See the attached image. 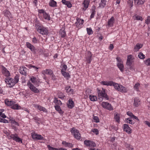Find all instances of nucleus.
Masks as SVG:
<instances>
[{
    "instance_id": "nucleus-1",
    "label": "nucleus",
    "mask_w": 150,
    "mask_h": 150,
    "mask_svg": "<svg viewBox=\"0 0 150 150\" xmlns=\"http://www.w3.org/2000/svg\"><path fill=\"white\" fill-rule=\"evenodd\" d=\"M19 77V74H17L15 76L14 79L7 77L6 78L5 81L8 84V86L11 87L18 82Z\"/></svg>"
},
{
    "instance_id": "nucleus-2",
    "label": "nucleus",
    "mask_w": 150,
    "mask_h": 150,
    "mask_svg": "<svg viewBox=\"0 0 150 150\" xmlns=\"http://www.w3.org/2000/svg\"><path fill=\"white\" fill-rule=\"evenodd\" d=\"M4 133L6 134L9 139H12L16 142L22 143V139L20 138L18 136L17 134H10L9 132L6 131H4Z\"/></svg>"
},
{
    "instance_id": "nucleus-3",
    "label": "nucleus",
    "mask_w": 150,
    "mask_h": 150,
    "mask_svg": "<svg viewBox=\"0 0 150 150\" xmlns=\"http://www.w3.org/2000/svg\"><path fill=\"white\" fill-rule=\"evenodd\" d=\"M113 86L115 88L119 91L122 93H125L127 92V89L126 88L123 86L122 85L114 82L112 81V86Z\"/></svg>"
},
{
    "instance_id": "nucleus-4",
    "label": "nucleus",
    "mask_w": 150,
    "mask_h": 150,
    "mask_svg": "<svg viewBox=\"0 0 150 150\" xmlns=\"http://www.w3.org/2000/svg\"><path fill=\"white\" fill-rule=\"evenodd\" d=\"M35 27L37 31L42 35H45L48 33V30L42 25L37 24L35 25Z\"/></svg>"
},
{
    "instance_id": "nucleus-5",
    "label": "nucleus",
    "mask_w": 150,
    "mask_h": 150,
    "mask_svg": "<svg viewBox=\"0 0 150 150\" xmlns=\"http://www.w3.org/2000/svg\"><path fill=\"white\" fill-rule=\"evenodd\" d=\"M98 90V96L100 97H101L105 98L107 100H108L109 98L107 94L105 93V90L103 88H102V90L101 91Z\"/></svg>"
},
{
    "instance_id": "nucleus-6",
    "label": "nucleus",
    "mask_w": 150,
    "mask_h": 150,
    "mask_svg": "<svg viewBox=\"0 0 150 150\" xmlns=\"http://www.w3.org/2000/svg\"><path fill=\"white\" fill-rule=\"evenodd\" d=\"M134 58L132 55L130 54L127 56L126 65L127 66L130 67L134 62Z\"/></svg>"
},
{
    "instance_id": "nucleus-7",
    "label": "nucleus",
    "mask_w": 150,
    "mask_h": 150,
    "mask_svg": "<svg viewBox=\"0 0 150 150\" xmlns=\"http://www.w3.org/2000/svg\"><path fill=\"white\" fill-rule=\"evenodd\" d=\"M71 132L74 137L77 139H80L81 138V136L79 131L76 129H72Z\"/></svg>"
},
{
    "instance_id": "nucleus-8",
    "label": "nucleus",
    "mask_w": 150,
    "mask_h": 150,
    "mask_svg": "<svg viewBox=\"0 0 150 150\" xmlns=\"http://www.w3.org/2000/svg\"><path fill=\"white\" fill-rule=\"evenodd\" d=\"M26 46L33 53L36 54L37 52V50L35 47L28 42H26Z\"/></svg>"
},
{
    "instance_id": "nucleus-9",
    "label": "nucleus",
    "mask_w": 150,
    "mask_h": 150,
    "mask_svg": "<svg viewBox=\"0 0 150 150\" xmlns=\"http://www.w3.org/2000/svg\"><path fill=\"white\" fill-rule=\"evenodd\" d=\"M27 84L30 89L33 92L36 93L39 92V90L35 87L29 81L28 82Z\"/></svg>"
},
{
    "instance_id": "nucleus-10",
    "label": "nucleus",
    "mask_w": 150,
    "mask_h": 150,
    "mask_svg": "<svg viewBox=\"0 0 150 150\" xmlns=\"http://www.w3.org/2000/svg\"><path fill=\"white\" fill-rule=\"evenodd\" d=\"M84 143L85 145L90 147H94L96 146L95 142L92 141L86 140L84 141Z\"/></svg>"
},
{
    "instance_id": "nucleus-11",
    "label": "nucleus",
    "mask_w": 150,
    "mask_h": 150,
    "mask_svg": "<svg viewBox=\"0 0 150 150\" xmlns=\"http://www.w3.org/2000/svg\"><path fill=\"white\" fill-rule=\"evenodd\" d=\"M76 20L77 21L75 23L76 26L77 28H81L82 27L83 23L84 22V20H81L79 18H77Z\"/></svg>"
},
{
    "instance_id": "nucleus-12",
    "label": "nucleus",
    "mask_w": 150,
    "mask_h": 150,
    "mask_svg": "<svg viewBox=\"0 0 150 150\" xmlns=\"http://www.w3.org/2000/svg\"><path fill=\"white\" fill-rule=\"evenodd\" d=\"M27 70L28 69L26 67L24 66H23L20 67L19 71L21 74L25 76H26Z\"/></svg>"
},
{
    "instance_id": "nucleus-13",
    "label": "nucleus",
    "mask_w": 150,
    "mask_h": 150,
    "mask_svg": "<svg viewBox=\"0 0 150 150\" xmlns=\"http://www.w3.org/2000/svg\"><path fill=\"white\" fill-rule=\"evenodd\" d=\"M31 136L34 139L42 140L44 139V138L41 135L35 133L32 134Z\"/></svg>"
},
{
    "instance_id": "nucleus-14",
    "label": "nucleus",
    "mask_w": 150,
    "mask_h": 150,
    "mask_svg": "<svg viewBox=\"0 0 150 150\" xmlns=\"http://www.w3.org/2000/svg\"><path fill=\"white\" fill-rule=\"evenodd\" d=\"M2 72L3 74L6 76L8 77L10 76L9 71L3 66L2 67Z\"/></svg>"
},
{
    "instance_id": "nucleus-15",
    "label": "nucleus",
    "mask_w": 150,
    "mask_h": 150,
    "mask_svg": "<svg viewBox=\"0 0 150 150\" xmlns=\"http://www.w3.org/2000/svg\"><path fill=\"white\" fill-rule=\"evenodd\" d=\"M92 55L90 51H88L86 56V61L88 63L90 64L91 63L92 60Z\"/></svg>"
},
{
    "instance_id": "nucleus-16",
    "label": "nucleus",
    "mask_w": 150,
    "mask_h": 150,
    "mask_svg": "<svg viewBox=\"0 0 150 150\" xmlns=\"http://www.w3.org/2000/svg\"><path fill=\"white\" fill-rule=\"evenodd\" d=\"M90 2V0H84L82 4L83 5V8L82 10L84 11H85L88 7Z\"/></svg>"
},
{
    "instance_id": "nucleus-17",
    "label": "nucleus",
    "mask_w": 150,
    "mask_h": 150,
    "mask_svg": "<svg viewBox=\"0 0 150 150\" xmlns=\"http://www.w3.org/2000/svg\"><path fill=\"white\" fill-rule=\"evenodd\" d=\"M123 129L128 134H130L132 132L131 129L127 124H124Z\"/></svg>"
},
{
    "instance_id": "nucleus-18",
    "label": "nucleus",
    "mask_w": 150,
    "mask_h": 150,
    "mask_svg": "<svg viewBox=\"0 0 150 150\" xmlns=\"http://www.w3.org/2000/svg\"><path fill=\"white\" fill-rule=\"evenodd\" d=\"M140 100L138 97H136L134 98L133 105L135 107H137L140 105Z\"/></svg>"
},
{
    "instance_id": "nucleus-19",
    "label": "nucleus",
    "mask_w": 150,
    "mask_h": 150,
    "mask_svg": "<svg viewBox=\"0 0 150 150\" xmlns=\"http://www.w3.org/2000/svg\"><path fill=\"white\" fill-rule=\"evenodd\" d=\"M42 73L44 74H48L50 75L53 74L52 70L50 69H46L42 71Z\"/></svg>"
},
{
    "instance_id": "nucleus-20",
    "label": "nucleus",
    "mask_w": 150,
    "mask_h": 150,
    "mask_svg": "<svg viewBox=\"0 0 150 150\" xmlns=\"http://www.w3.org/2000/svg\"><path fill=\"white\" fill-rule=\"evenodd\" d=\"M5 104L8 106H12L13 104L15 103V102L12 100H9L8 99L5 100Z\"/></svg>"
},
{
    "instance_id": "nucleus-21",
    "label": "nucleus",
    "mask_w": 150,
    "mask_h": 150,
    "mask_svg": "<svg viewBox=\"0 0 150 150\" xmlns=\"http://www.w3.org/2000/svg\"><path fill=\"white\" fill-rule=\"evenodd\" d=\"M34 107L40 111H42L46 112H47V110L45 108L42 107L39 105H34Z\"/></svg>"
},
{
    "instance_id": "nucleus-22",
    "label": "nucleus",
    "mask_w": 150,
    "mask_h": 150,
    "mask_svg": "<svg viewBox=\"0 0 150 150\" xmlns=\"http://www.w3.org/2000/svg\"><path fill=\"white\" fill-rule=\"evenodd\" d=\"M115 22V19L113 16L111 17V18L109 20L108 22V25L109 27H112L113 25Z\"/></svg>"
},
{
    "instance_id": "nucleus-23",
    "label": "nucleus",
    "mask_w": 150,
    "mask_h": 150,
    "mask_svg": "<svg viewBox=\"0 0 150 150\" xmlns=\"http://www.w3.org/2000/svg\"><path fill=\"white\" fill-rule=\"evenodd\" d=\"M112 81H102L100 83L103 85L112 86Z\"/></svg>"
},
{
    "instance_id": "nucleus-24",
    "label": "nucleus",
    "mask_w": 150,
    "mask_h": 150,
    "mask_svg": "<svg viewBox=\"0 0 150 150\" xmlns=\"http://www.w3.org/2000/svg\"><path fill=\"white\" fill-rule=\"evenodd\" d=\"M134 4L139 6L143 4L144 2V0H134Z\"/></svg>"
},
{
    "instance_id": "nucleus-25",
    "label": "nucleus",
    "mask_w": 150,
    "mask_h": 150,
    "mask_svg": "<svg viewBox=\"0 0 150 150\" xmlns=\"http://www.w3.org/2000/svg\"><path fill=\"white\" fill-rule=\"evenodd\" d=\"M68 107L70 109L74 107V102L72 100L69 99L67 104Z\"/></svg>"
},
{
    "instance_id": "nucleus-26",
    "label": "nucleus",
    "mask_w": 150,
    "mask_h": 150,
    "mask_svg": "<svg viewBox=\"0 0 150 150\" xmlns=\"http://www.w3.org/2000/svg\"><path fill=\"white\" fill-rule=\"evenodd\" d=\"M62 2L63 4L67 5L69 8L72 7V5L70 1H67L65 0H62Z\"/></svg>"
},
{
    "instance_id": "nucleus-27",
    "label": "nucleus",
    "mask_w": 150,
    "mask_h": 150,
    "mask_svg": "<svg viewBox=\"0 0 150 150\" xmlns=\"http://www.w3.org/2000/svg\"><path fill=\"white\" fill-rule=\"evenodd\" d=\"M114 118L116 122L119 123L120 121V116L118 113H117L114 115Z\"/></svg>"
},
{
    "instance_id": "nucleus-28",
    "label": "nucleus",
    "mask_w": 150,
    "mask_h": 150,
    "mask_svg": "<svg viewBox=\"0 0 150 150\" xmlns=\"http://www.w3.org/2000/svg\"><path fill=\"white\" fill-rule=\"evenodd\" d=\"M117 66L121 71L122 72L124 71V67L123 64V62L118 63Z\"/></svg>"
},
{
    "instance_id": "nucleus-29",
    "label": "nucleus",
    "mask_w": 150,
    "mask_h": 150,
    "mask_svg": "<svg viewBox=\"0 0 150 150\" xmlns=\"http://www.w3.org/2000/svg\"><path fill=\"white\" fill-rule=\"evenodd\" d=\"M95 9H96V6H93L92 8L91 9V18H93L95 14Z\"/></svg>"
},
{
    "instance_id": "nucleus-30",
    "label": "nucleus",
    "mask_w": 150,
    "mask_h": 150,
    "mask_svg": "<svg viewBox=\"0 0 150 150\" xmlns=\"http://www.w3.org/2000/svg\"><path fill=\"white\" fill-rule=\"evenodd\" d=\"M106 0H101L99 7L101 8H104L106 4Z\"/></svg>"
},
{
    "instance_id": "nucleus-31",
    "label": "nucleus",
    "mask_w": 150,
    "mask_h": 150,
    "mask_svg": "<svg viewBox=\"0 0 150 150\" xmlns=\"http://www.w3.org/2000/svg\"><path fill=\"white\" fill-rule=\"evenodd\" d=\"M62 144L64 145L65 147H69L72 148L73 146V145L72 144L70 143L64 141L62 142Z\"/></svg>"
},
{
    "instance_id": "nucleus-32",
    "label": "nucleus",
    "mask_w": 150,
    "mask_h": 150,
    "mask_svg": "<svg viewBox=\"0 0 150 150\" xmlns=\"http://www.w3.org/2000/svg\"><path fill=\"white\" fill-rule=\"evenodd\" d=\"M61 73L63 76L67 79H68L69 78H70V75L68 72H66V71H64L61 72Z\"/></svg>"
},
{
    "instance_id": "nucleus-33",
    "label": "nucleus",
    "mask_w": 150,
    "mask_h": 150,
    "mask_svg": "<svg viewBox=\"0 0 150 150\" xmlns=\"http://www.w3.org/2000/svg\"><path fill=\"white\" fill-rule=\"evenodd\" d=\"M3 13L4 14V15L8 17H11V14L10 12L8 10H4L3 11Z\"/></svg>"
},
{
    "instance_id": "nucleus-34",
    "label": "nucleus",
    "mask_w": 150,
    "mask_h": 150,
    "mask_svg": "<svg viewBox=\"0 0 150 150\" xmlns=\"http://www.w3.org/2000/svg\"><path fill=\"white\" fill-rule=\"evenodd\" d=\"M55 108L56 110L58 111L59 113L61 114H63V112L62 111V110L59 105H57L55 106Z\"/></svg>"
},
{
    "instance_id": "nucleus-35",
    "label": "nucleus",
    "mask_w": 150,
    "mask_h": 150,
    "mask_svg": "<svg viewBox=\"0 0 150 150\" xmlns=\"http://www.w3.org/2000/svg\"><path fill=\"white\" fill-rule=\"evenodd\" d=\"M142 45L141 44H139V43L137 44L134 47V49L135 50V51H138L142 47Z\"/></svg>"
},
{
    "instance_id": "nucleus-36",
    "label": "nucleus",
    "mask_w": 150,
    "mask_h": 150,
    "mask_svg": "<svg viewBox=\"0 0 150 150\" xmlns=\"http://www.w3.org/2000/svg\"><path fill=\"white\" fill-rule=\"evenodd\" d=\"M90 100L93 101H96L97 98V97L95 96H93L92 95H89V97Z\"/></svg>"
},
{
    "instance_id": "nucleus-37",
    "label": "nucleus",
    "mask_w": 150,
    "mask_h": 150,
    "mask_svg": "<svg viewBox=\"0 0 150 150\" xmlns=\"http://www.w3.org/2000/svg\"><path fill=\"white\" fill-rule=\"evenodd\" d=\"M43 18L45 19L46 20L48 21H49L50 20V16L48 14H47L46 12H45L43 14Z\"/></svg>"
},
{
    "instance_id": "nucleus-38",
    "label": "nucleus",
    "mask_w": 150,
    "mask_h": 150,
    "mask_svg": "<svg viewBox=\"0 0 150 150\" xmlns=\"http://www.w3.org/2000/svg\"><path fill=\"white\" fill-rule=\"evenodd\" d=\"M21 107L18 104H13L11 106V108L13 109H20Z\"/></svg>"
},
{
    "instance_id": "nucleus-39",
    "label": "nucleus",
    "mask_w": 150,
    "mask_h": 150,
    "mask_svg": "<svg viewBox=\"0 0 150 150\" xmlns=\"http://www.w3.org/2000/svg\"><path fill=\"white\" fill-rule=\"evenodd\" d=\"M59 34L62 38H64L66 35V32L64 30L61 29L59 31Z\"/></svg>"
},
{
    "instance_id": "nucleus-40",
    "label": "nucleus",
    "mask_w": 150,
    "mask_h": 150,
    "mask_svg": "<svg viewBox=\"0 0 150 150\" xmlns=\"http://www.w3.org/2000/svg\"><path fill=\"white\" fill-rule=\"evenodd\" d=\"M49 5L52 7H55L56 6L57 3L54 0H51L50 2Z\"/></svg>"
},
{
    "instance_id": "nucleus-41",
    "label": "nucleus",
    "mask_w": 150,
    "mask_h": 150,
    "mask_svg": "<svg viewBox=\"0 0 150 150\" xmlns=\"http://www.w3.org/2000/svg\"><path fill=\"white\" fill-rule=\"evenodd\" d=\"M140 86V84L138 83H137L135 84L134 87V90H135L137 91H139V88Z\"/></svg>"
},
{
    "instance_id": "nucleus-42",
    "label": "nucleus",
    "mask_w": 150,
    "mask_h": 150,
    "mask_svg": "<svg viewBox=\"0 0 150 150\" xmlns=\"http://www.w3.org/2000/svg\"><path fill=\"white\" fill-rule=\"evenodd\" d=\"M54 103L57 104L58 105H61L62 104L61 101L60 100H58L56 98H54Z\"/></svg>"
},
{
    "instance_id": "nucleus-43",
    "label": "nucleus",
    "mask_w": 150,
    "mask_h": 150,
    "mask_svg": "<svg viewBox=\"0 0 150 150\" xmlns=\"http://www.w3.org/2000/svg\"><path fill=\"white\" fill-rule=\"evenodd\" d=\"M133 18L134 20H140L141 21L143 20V18L142 17L136 15L133 16Z\"/></svg>"
},
{
    "instance_id": "nucleus-44",
    "label": "nucleus",
    "mask_w": 150,
    "mask_h": 150,
    "mask_svg": "<svg viewBox=\"0 0 150 150\" xmlns=\"http://www.w3.org/2000/svg\"><path fill=\"white\" fill-rule=\"evenodd\" d=\"M4 111V109H0V116L3 118H5L6 117V116L5 114L3 113Z\"/></svg>"
},
{
    "instance_id": "nucleus-45",
    "label": "nucleus",
    "mask_w": 150,
    "mask_h": 150,
    "mask_svg": "<svg viewBox=\"0 0 150 150\" xmlns=\"http://www.w3.org/2000/svg\"><path fill=\"white\" fill-rule=\"evenodd\" d=\"M70 88V86H67L65 88V89L67 92L69 93H72L73 91V89Z\"/></svg>"
},
{
    "instance_id": "nucleus-46",
    "label": "nucleus",
    "mask_w": 150,
    "mask_h": 150,
    "mask_svg": "<svg viewBox=\"0 0 150 150\" xmlns=\"http://www.w3.org/2000/svg\"><path fill=\"white\" fill-rule=\"evenodd\" d=\"M107 106L106 109L109 110H113V108L111 106V105L109 103H108V104Z\"/></svg>"
},
{
    "instance_id": "nucleus-47",
    "label": "nucleus",
    "mask_w": 150,
    "mask_h": 150,
    "mask_svg": "<svg viewBox=\"0 0 150 150\" xmlns=\"http://www.w3.org/2000/svg\"><path fill=\"white\" fill-rule=\"evenodd\" d=\"M138 57L140 59H143L145 58V55L143 53L140 52L138 55Z\"/></svg>"
},
{
    "instance_id": "nucleus-48",
    "label": "nucleus",
    "mask_w": 150,
    "mask_h": 150,
    "mask_svg": "<svg viewBox=\"0 0 150 150\" xmlns=\"http://www.w3.org/2000/svg\"><path fill=\"white\" fill-rule=\"evenodd\" d=\"M86 30L87 33L89 35H90L93 33V31L91 28H87Z\"/></svg>"
},
{
    "instance_id": "nucleus-49",
    "label": "nucleus",
    "mask_w": 150,
    "mask_h": 150,
    "mask_svg": "<svg viewBox=\"0 0 150 150\" xmlns=\"http://www.w3.org/2000/svg\"><path fill=\"white\" fill-rule=\"evenodd\" d=\"M145 64L147 66H150V58H148L144 61Z\"/></svg>"
},
{
    "instance_id": "nucleus-50",
    "label": "nucleus",
    "mask_w": 150,
    "mask_h": 150,
    "mask_svg": "<svg viewBox=\"0 0 150 150\" xmlns=\"http://www.w3.org/2000/svg\"><path fill=\"white\" fill-rule=\"evenodd\" d=\"M126 121H127V123H129L130 124H134V122H132V120H131V117H129L127 118L126 119Z\"/></svg>"
},
{
    "instance_id": "nucleus-51",
    "label": "nucleus",
    "mask_w": 150,
    "mask_h": 150,
    "mask_svg": "<svg viewBox=\"0 0 150 150\" xmlns=\"http://www.w3.org/2000/svg\"><path fill=\"white\" fill-rule=\"evenodd\" d=\"M93 119L94 120V122L97 123L100 122V120L99 118L96 116H94L93 117Z\"/></svg>"
},
{
    "instance_id": "nucleus-52",
    "label": "nucleus",
    "mask_w": 150,
    "mask_h": 150,
    "mask_svg": "<svg viewBox=\"0 0 150 150\" xmlns=\"http://www.w3.org/2000/svg\"><path fill=\"white\" fill-rule=\"evenodd\" d=\"M108 102H103L101 104V105L103 107V108H106L107 106V105Z\"/></svg>"
},
{
    "instance_id": "nucleus-53",
    "label": "nucleus",
    "mask_w": 150,
    "mask_h": 150,
    "mask_svg": "<svg viewBox=\"0 0 150 150\" xmlns=\"http://www.w3.org/2000/svg\"><path fill=\"white\" fill-rule=\"evenodd\" d=\"M67 66L65 64H64L62 66V67L61 70V72L66 71L67 70Z\"/></svg>"
},
{
    "instance_id": "nucleus-54",
    "label": "nucleus",
    "mask_w": 150,
    "mask_h": 150,
    "mask_svg": "<svg viewBox=\"0 0 150 150\" xmlns=\"http://www.w3.org/2000/svg\"><path fill=\"white\" fill-rule=\"evenodd\" d=\"M92 131L96 135H98L99 134V131L97 129L94 128L92 129Z\"/></svg>"
},
{
    "instance_id": "nucleus-55",
    "label": "nucleus",
    "mask_w": 150,
    "mask_h": 150,
    "mask_svg": "<svg viewBox=\"0 0 150 150\" xmlns=\"http://www.w3.org/2000/svg\"><path fill=\"white\" fill-rule=\"evenodd\" d=\"M47 147L49 150H57L58 149L57 148L52 147L51 146L49 145H47Z\"/></svg>"
},
{
    "instance_id": "nucleus-56",
    "label": "nucleus",
    "mask_w": 150,
    "mask_h": 150,
    "mask_svg": "<svg viewBox=\"0 0 150 150\" xmlns=\"http://www.w3.org/2000/svg\"><path fill=\"white\" fill-rule=\"evenodd\" d=\"M145 23L147 24L150 23V16H148L147 19L145 20Z\"/></svg>"
},
{
    "instance_id": "nucleus-57",
    "label": "nucleus",
    "mask_w": 150,
    "mask_h": 150,
    "mask_svg": "<svg viewBox=\"0 0 150 150\" xmlns=\"http://www.w3.org/2000/svg\"><path fill=\"white\" fill-rule=\"evenodd\" d=\"M32 42L36 44L38 43V40L35 37H34L33 38Z\"/></svg>"
},
{
    "instance_id": "nucleus-58",
    "label": "nucleus",
    "mask_w": 150,
    "mask_h": 150,
    "mask_svg": "<svg viewBox=\"0 0 150 150\" xmlns=\"http://www.w3.org/2000/svg\"><path fill=\"white\" fill-rule=\"evenodd\" d=\"M36 78L34 77V76H32L30 79V80L33 83H35L36 81Z\"/></svg>"
},
{
    "instance_id": "nucleus-59",
    "label": "nucleus",
    "mask_w": 150,
    "mask_h": 150,
    "mask_svg": "<svg viewBox=\"0 0 150 150\" xmlns=\"http://www.w3.org/2000/svg\"><path fill=\"white\" fill-rule=\"evenodd\" d=\"M11 123L12 124H14L16 125L19 126V125L18 123L17 122H16L15 120H12L11 121Z\"/></svg>"
},
{
    "instance_id": "nucleus-60",
    "label": "nucleus",
    "mask_w": 150,
    "mask_h": 150,
    "mask_svg": "<svg viewBox=\"0 0 150 150\" xmlns=\"http://www.w3.org/2000/svg\"><path fill=\"white\" fill-rule=\"evenodd\" d=\"M127 114L129 116L131 117H132L134 115L132 112L129 111L127 112Z\"/></svg>"
},
{
    "instance_id": "nucleus-61",
    "label": "nucleus",
    "mask_w": 150,
    "mask_h": 150,
    "mask_svg": "<svg viewBox=\"0 0 150 150\" xmlns=\"http://www.w3.org/2000/svg\"><path fill=\"white\" fill-rule=\"evenodd\" d=\"M128 4L131 7H132L133 6V2L132 1H128Z\"/></svg>"
},
{
    "instance_id": "nucleus-62",
    "label": "nucleus",
    "mask_w": 150,
    "mask_h": 150,
    "mask_svg": "<svg viewBox=\"0 0 150 150\" xmlns=\"http://www.w3.org/2000/svg\"><path fill=\"white\" fill-rule=\"evenodd\" d=\"M65 97V96L63 95V94H62L61 95L59 94L58 96L59 98H61L62 99H64V98Z\"/></svg>"
},
{
    "instance_id": "nucleus-63",
    "label": "nucleus",
    "mask_w": 150,
    "mask_h": 150,
    "mask_svg": "<svg viewBox=\"0 0 150 150\" xmlns=\"http://www.w3.org/2000/svg\"><path fill=\"white\" fill-rule=\"evenodd\" d=\"M38 12L40 13H42L43 15L44 14L45 12L43 9H40L39 10Z\"/></svg>"
},
{
    "instance_id": "nucleus-64",
    "label": "nucleus",
    "mask_w": 150,
    "mask_h": 150,
    "mask_svg": "<svg viewBox=\"0 0 150 150\" xmlns=\"http://www.w3.org/2000/svg\"><path fill=\"white\" fill-rule=\"evenodd\" d=\"M144 123L147 125L149 127H150V122L148 121H144Z\"/></svg>"
}]
</instances>
